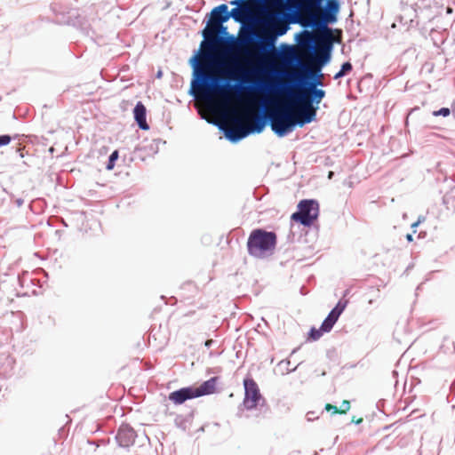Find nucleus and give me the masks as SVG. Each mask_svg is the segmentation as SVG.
Segmentation results:
<instances>
[{
	"instance_id": "nucleus-1",
	"label": "nucleus",
	"mask_w": 455,
	"mask_h": 455,
	"mask_svg": "<svg viewBox=\"0 0 455 455\" xmlns=\"http://www.w3.org/2000/svg\"><path fill=\"white\" fill-rule=\"evenodd\" d=\"M290 28L291 24L285 18L272 12L267 26L258 33L260 40L247 47L246 56L240 57L235 64L224 61L221 68H216L213 65L217 61V52L214 50L220 36L233 38L234 36L229 34L226 24L212 28L208 34L202 36L198 49L194 50L188 59L191 68L188 95L194 100L204 99L212 105L226 106L231 99V91L215 83L234 81L242 74L268 69L274 63L270 50Z\"/></svg>"
},
{
	"instance_id": "nucleus-2",
	"label": "nucleus",
	"mask_w": 455,
	"mask_h": 455,
	"mask_svg": "<svg viewBox=\"0 0 455 455\" xmlns=\"http://www.w3.org/2000/svg\"><path fill=\"white\" fill-rule=\"evenodd\" d=\"M341 0H298L296 23L303 30L294 35V41L300 48L307 49L312 55V38L319 33H332L330 28L338 23L341 11Z\"/></svg>"
},
{
	"instance_id": "nucleus-3",
	"label": "nucleus",
	"mask_w": 455,
	"mask_h": 455,
	"mask_svg": "<svg viewBox=\"0 0 455 455\" xmlns=\"http://www.w3.org/2000/svg\"><path fill=\"white\" fill-rule=\"evenodd\" d=\"M50 9L57 16L55 23L72 26L92 39L96 35L92 28V24L97 19L95 17H89L87 10L78 8H69L67 10L60 3L51 4Z\"/></svg>"
},
{
	"instance_id": "nucleus-4",
	"label": "nucleus",
	"mask_w": 455,
	"mask_h": 455,
	"mask_svg": "<svg viewBox=\"0 0 455 455\" xmlns=\"http://www.w3.org/2000/svg\"><path fill=\"white\" fill-rule=\"evenodd\" d=\"M277 235L262 228H253L247 238L248 254L256 259H267L275 251Z\"/></svg>"
},
{
	"instance_id": "nucleus-5",
	"label": "nucleus",
	"mask_w": 455,
	"mask_h": 455,
	"mask_svg": "<svg viewBox=\"0 0 455 455\" xmlns=\"http://www.w3.org/2000/svg\"><path fill=\"white\" fill-rule=\"evenodd\" d=\"M320 215V204L315 198L301 199L296 211L291 215V230L287 236L290 242L294 241V225L302 226L307 228H315L319 229L318 219Z\"/></svg>"
},
{
	"instance_id": "nucleus-6",
	"label": "nucleus",
	"mask_w": 455,
	"mask_h": 455,
	"mask_svg": "<svg viewBox=\"0 0 455 455\" xmlns=\"http://www.w3.org/2000/svg\"><path fill=\"white\" fill-rule=\"evenodd\" d=\"M317 42L315 50L316 61L311 66V72L320 73L322 69L330 64L337 40L332 33H319L312 38Z\"/></svg>"
},
{
	"instance_id": "nucleus-7",
	"label": "nucleus",
	"mask_w": 455,
	"mask_h": 455,
	"mask_svg": "<svg viewBox=\"0 0 455 455\" xmlns=\"http://www.w3.org/2000/svg\"><path fill=\"white\" fill-rule=\"evenodd\" d=\"M243 385L244 388V396L243 405L247 411H252L259 407V411L267 417L270 413V408L267 404L266 398L261 395L259 387L254 379L247 374Z\"/></svg>"
},
{
	"instance_id": "nucleus-8",
	"label": "nucleus",
	"mask_w": 455,
	"mask_h": 455,
	"mask_svg": "<svg viewBox=\"0 0 455 455\" xmlns=\"http://www.w3.org/2000/svg\"><path fill=\"white\" fill-rule=\"evenodd\" d=\"M271 131L278 138H284L299 127L296 108L293 106L288 111H278L269 120Z\"/></svg>"
},
{
	"instance_id": "nucleus-9",
	"label": "nucleus",
	"mask_w": 455,
	"mask_h": 455,
	"mask_svg": "<svg viewBox=\"0 0 455 455\" xmlns=\"http://www.w3.org/2000/svg\"><path fill=\"white\" fill-rule=\"evenodd\" d=\"M230 19L232 16L227 4L216 5L205 14L204 19L205 26L199 31V34L206 35L212 28L226 24Z\"/></svg>"
},
{
	"instance_id": "nucleus-10",
	"label": "nucleus",
	"mask_w": 455,
	"mask_h": 455,
	"mask_svg": "<svg viewBox=\"0 0 455 455\" xmlns=\"http://www.w3.org/2000/svg\"><path fill=\"white\" fill-rule=\"evenodd\" d=\"M262 6L260 0H243L239 4V6L233 7L230 10L232 20L235 23L243 24Z\"/></svg>"
},
{
	"instance_id": "nucleus-11",
	"label": "nucleus",
	"mask_w": 455,
	"mask_h": 455,
	"mask_svg": "<svg viewBox=\"0 0 455 455\" xmlns=\"http://www.w3.org/2000/svg\"><path fill=\"white\" fill-rule=\"evenodd\" d=\"M323 89H299L296 99L299 103H304L319 110L321 101L325 98Z\"/></svg>"
},
{
	"instance_id": "nucleus-12",
	"label": "nucleus",
	"mask_w": 455,
	"mask_h": 455,
	"mask_svg": "<svg viewBox=\"0 0 455 455\" xmlns=\"http://www.w3.org/2000/svg\"><path fill=\"white\" fill-rule=\"evenodd\" d=\"M137 432L128 423H122L117 428L115 436L117 445L121 448L130 449L135 443Z\"/></svg>"
},
{
	"instance_id": "nucleus-13",
	"label": "nucleus",
	"mask_w": 455,
	"mask_h": 455,
	"mask_svg": "<svg viewBox=\"0 0 455 455\" xmlns=\"http://www.w3.org/2000/svg\"><path fill=\"white\" fill-rule=\"evenodd\" d=\"M293 108H296V117L299 128L316 121L318 109L298 101Z\"/></svg>"
},
{
	"instance_id": "nucleus-14",
	"label": "nucleus",
	"mask_w": 455,
	"mask_h": 455,
	"mask_svg": "<svg viewBox=\"0 0 455 455\" xmlns=\"http://www.w3.org/2000/svg\"><path fill=\"white\" fill-rule=\"evenodd\" d=\"M198 398L196 385L180 387L169 393L168 399L175 405H181L185 402Z\"/></svg>"
},
{
	"instance_id": "nucleus-15",
	"label": "nucleus",
	"mask_w": 455,
	"mask_h": 455,
	"mask_svg": "<svg viewBox=\"0 0 455 455\" xmlns=\"http://www.w3.org/2000/svg\"><path fill=\"white\" fill-rule=\"evenodd\" d=\"M432 1L433 0H416L414 4L403 10L404 15L401 17V20L405 18L406 20L404 23L410 22V25H411L414 21L413 17H417L419 12H423L430 8Z\"/></svg>"
},
{
	"instance_id": "nucleus-16",
	"label": "nucleus",
	"mask_w": 455,
	"mask_h": 455,
	"mask_svg": "<svg viewBox=\"0 0 455 455\" xmlns=\"http://www.w3.org/2000/svg\"><path fill=\"white\" fill-rule=\"evenodd\" d=\"M224 138L233 144H236L249 136L243 126H228L222 129Z\"/></svg>"
},
{
	"instance_id": "nucleus-17",
	"label": "nucleus",
	"mask_w": 455,
	"mask_h": 455,
	"mask_svg": "<svg viewBox=\"0 0 455 455\" xmlns=\"http://www.w3.org/2000/svg\"><path fill=\"white\" fill-rule=\"evenodd\" d=\"M219 376H214L203 381L200 386H196V391L198 397L210 395L218 393Z\"/></svg>"
},
{
	"instance_id": "nucleus-18",
	"label": "nucleus",
	"mask_w": 455,
	"mask_h": 455,
	"mask_svg": "<svg viewBox=\"0 0 455 455\" xmlns=\"http://www.w3.org/2000/svg\"><path fill=\"white\" fill-rule=\"evenodd\" d=\"M134 122L138 127L142 131L149 130V125L147 122V108L141 101H138L132 110Z\"/></svg>"
},
{
	"instance_id": "nucleus-19",
	"label": "nucleus",
	"mask_w": 455,
	"mask_h": 455,
	"mask_svg": "<svg viewBox=\"0 0 455 455\" xmlns=\"http://www.w3.org/2000/svg\"><path fill=\"white\" fill-rule=\"evenodd\" d=\"M161 142V139H156L153 140L148 146H137L135 148L134 154L144 161L147 156L157 154L159 150L158 144Z\"/></svg>"
},
{
	"instance_id": "nucleus-20",
	"label": "nucleus",
	"mask_w": 455,
	"mask_h": 455,
	"mask_svg": "<svg viewBox=\"0 0 455 455\" xmlns=\"http://www.w3.org/2000/svg\"><path fill=\"white\" fill-rule=\"evenodd\" d=\"M194 415V410H191L187 415L178 414L174 419L175 426L183 431H187L193 422Z\"/></svg>"
},
{
	"instance_id": "nucleus-21",
	"label": "nucleus",
	"mask_w": 455,
	"mask_h": 455,
	"mask_svg": "<svg viewBox=\"0 0 455 455\" xmlns=\"http://www.w3.org/2000/svg\"><path fill=\"white\" fill-rule=\"evenodd\" d=\"M246 132L250 135L259 134L263 132L266 128V123L261 119H257L251 122L246 127Z\"/></svg>"
},
{
	"instance_id": "nucleus-22",
	"label": "nucleus",
	"mask_w": 455,
	"mask_h": 455,
	"mask_svg": "<svg viewBox=\"0 0 455 455\" xmlns=\"http://www.w3.org/2000/svg\"><path fill=\"white\" fill-rule=\"evenodd\" d=\"M352 70H353L352 63L348 60L344 61L341 64L339 70L334 74L333 79L334 80L340 79V78L346 76L347 75H348Z\"/></svg>"
},
{
	"instance_id": "nucleus-23",
	"label": "nucleus",
	"mask_w": 455,
	"mask_h": 455,
	"mask_svg": "<svg viewBox=\"0 0 455 455\" xmlns=\"http://www.w3.org/2000/svg\"><path fill=\"white\" fill-rule=\"evenodd\" d=\"M312 75L313 76L311 78L310 85L307 87H301L300 89H321L320 87L323 86V83L322 81V71H320V73L312 72Z\"/></svg>"
},
{
	"instance_id": "nucleus-24",
	"label": "nucleus",
	"mask_w": 455,
	"mask_h": 455,
	"mask_svg": "<svg viewBox=\"0 0 455 455\" xmlns=\"http://www.w3.org/2000/svg\"><path fill=\"white\" fill-rule=\"evenodd\" d=\"M443 204L445 205L446 209L455 212V196L453 195V191H448L443 196Z\"/></svg>"
},
{
	"instance_id": "nucleus-25",
	"label": "nucleus",
	"mask_w": 455,
	"mask_h": 455,
	"mask_svg": "<svg viewBox=\"0 0 455 455\" xmlns=\"http://www.w3.org/2000/svg\"><path fill=\"white\" fill-rule=\"evenodd\" d=\"M324 333H326L323 330H322L321 327H319L318 329L315 328V326H312L308 332H307V341H309V342H312V341H316L318 340Z\"/></svg>"
},
{
	"instance_id": "nucleus-26",
	"label": "nucleus",
	"mask_w": 455,
	"mask_h": 455,
	"mask_svg": "<svg viewBox=\"0 0 455 455\" xmlns=\"http://www.w3.org/2000/svg\"><path fill=\"white\" fill-rule=\"evenodd\" d=\"M118 158H119V151L117 149H116L108 156V161L106 163V169L108 171H112L115 168Z\"/></svg>"
},
{
	"instance_id": "nucleus-27",
	"label": "nucleus",
	"mask_w": 455,
	"mask_h": 455,
	"mask_svg": "<svg viewBox=\"0 0 455 455\" xmlns=\"http://www.w3.org/2000/svg\"><path fill=\"white\" fill-rule=\"evenodd\" d=\"M348 300L346 299H339L336 305L331 308L334 312H336L339 315H341L347 307Z\"/></svg>"
},
{
	"instance_id": "nucleus-28",
	"label": "nucleus",
	"mask_w": 455,
	"mask_h": 455,
	"mask_svg": "<svg viewBox=\"0 0 455 455\" xmlns=\"http://www.w3.org/2000/svg\"><path fill=\"white\" fill-rule=\"evenodd\" d=\"M260 1L262 3V5H265L268 9L283 6L288 2L287 0H260Z\"/></svg>"
},
{
	"instance_id": "nucleus-29",
	"label": "nucleus",
	"mask_w": 455,
	"mask_h": 455,
	"mask_svg": "<svg viewBox=\"0 0 455 455\" xmlns=\"http://www.w3.org/2000/svg\"><path fill=\"white\" fill-rule=\"evenodd\" d=\"M20 136V135L18 133H16L14 135L1 134L0 135V148L9 145L12 142V140L18 139Z\"/></svg>"
},
{
	"instance_id": "nucleus-30",
	"label": "nucleus",
	"mask_w": 455,
	"mask_h": 455,
	"mask_svg": "<svg viewBox=\"0 0 455 455\" xmlns=\"http://www.w3.org/2000/svg\"><path fill=\"white\" fill-rule=\"evenodd\" d=\"M451 114V110L450 108H447V107H443L437 110H434L432 112V115L434 116H443V117H447L449 116Z\"/></svg>"
},
{
	"instance_id": "nucleus-31",
	"label": "nucleus",
	"mask_w": 455,
	"mask_h": 455,
	"mask_svg": "<svg viewBox=\"0 0 455 455\" xmlns=\"http://www.w3.org/2000/svg\"><path fill=\"white\" fill-rule=\"evenodd\" d=\"M320 327L322 328V330H323L326 333L330 332L332 328L334 327V324L331 323V322L327 319L326 317L323 319V321L322 322Z\"/></svg>"
},
{
	"instance_id": "nucleus-32",
	"label": "nucleus",
	"mask_w": 455,
	"mask_h": 455,
	"mask_svg": "<svg viewBox=\"0 0 455 455\" xmlns=\"http://www.w3.org/2000/svg\"><path fill=\"white\" fill-rule=\"evenodd\" d=\"M350 410V402L348 400H343L340 407L339 408V414H346Z\"/></svg>"
},
{
	"instance_id": "nucleus-33",
	"label": "nucleus",
	"mask_w": 455,
	"mask_h": 455,
	"mask_svg": "<svg viewBox=\"0 0 455 455\" xmlns=\"http://www.w3.org/2000/svg\"><path fill=\"white\" fill-rule=\"evenodd\" d=\"M340 315H339L336 312H334L332 309L328 313L326 318L329 319L332 324L335 325V323L338 322Z\"/></svg>"
},
{
	"instance_id": "nucleus-34",
	"label": "nucleus",
	"mask_w": 455,
	"mask_h": 455,
	"mask_svg": "<svg viewBox=\"0 0 455 455\" xmlns=\"http://www.w3.org/2000/svg\"><path fill=\"white\" fill-rule=\"evenodd\" d=\"M340 315H339L336 312H334L332 309L328 313L326 318L329 319L332 324L335 325V323L338 322Z\"/></svg>"
},
{
	"instance_id": "nucleus-35",
	"label": "nucleus",
	"mask_w": 455,
	"mask_h": 455,
	"mask_svg": "<svg viewBox=\"0 0 455 455\" xmlns=\"http://www.w3.org/2000/svg\"><path fill=\"white\" fill-rule=\"evenodd\" d=\"M324 411L328 412H331V414H337L339 413V408L335 405H332L331 403H326L324 406Z\"/></svg>"
},
{
	"instance_id": "nucleus-36",
	"label": "nucleus",
	"mask_w": 455,
	"mask_h": 455,
	"mask_svg": "<svg viewBox=\"0 0 455 455\" xmlns=\"http://www.w3.org/2000/svg\"><path fill=\"white\" fill-rule=\"evenodd\" d=\"M14 153L20 157L23 158L25 156V154L23 152V148L21 147H18L14 148Z\"/></svg>"
},
{
	"instance_id": "nucleus-37",
	"label": "nucleus",
	"mask_w": 455,
	"mask_h": 455,
	"mask_svg": "<svg viewBox=\"0 0 455 455\" xmlns=\"http://www.w3.org/2000/svg\"><path fill=\"white\" fill-rule=\"evenodd\" d=\"M451 394H452L453 395H455V379L452 380V382H451V385H450V394H449V395H448V396H447L448 401H450V399H449V398H450V395H451Z\"/></svg>"
},
{
	"instance_id": "nucleus-38",
	"label": "nucleus",
	"mask_w": 455,
	"mask_h": 455,
	"mask_svg": "<svg viewBox=\"0 0 455 455\" xmlns=\"http://www.w3.org/2000/svg\"><path fill=\"white\" fill-rule=\"evenodd\" d=\"M315 419H318V416H315V411H308L307 413V419L308 421H313Z\"/></svg>"
},
{
	"instance_id": "nucleus-39",
	"label": "nucleus",
	"mask_w": 455,
	"mask_h": 455,
	"mask_svg": "<svg viewBox=\"0 0 455 455\" xmlns=\"http://www.w3.org/2000/svg\"><path fill=\"white\" fill-rule=\"evenodd\" d=\"M214 343H215V340L212 339H206L204 341V347L207 348H210L213 346Z\"/></svg>"
},
{
	"instance_id": "nucleus-40",
	"label": "nucleus",
	"mask_w": 455,
	"mask_h": 455,
	"mask_svg": "<svg viewBox=\"0 0 455 455\" xmlns=\"http://www.w3.org/2000/svg\"><path fill=\"white\" fill-rule=\"evenodd\" d=\"M13 203L16 204L17 207H21L24 204V200L20 197L15 198Z\"/></svg>"
},
{
	"instance_id": "nucleus-41",
	"label": "nucleus",
	"mask_w": 455,
	"mask_h": 455,
	"mask_svg": "<svg viewBox=\"0 0 455 455\" xmlns=\"http://www.w3.org/2000/svg\"><path fill=\"white\" fill-rule=\"evenodd\" d=\"M384 403H385V400H382V399L377 403V408L379 411H382Z\"/></svg>"
},
{
	"instance_id": "nucleus-42",
	"label": "nucleus",
	"mask_w": 455,
	"mask_h": 455,
	"mask_svg": "<svg viewBox=\"0 0 455 455\" xmlns=\"http://www.w3.org/2000/svg\"><path fill=\"white\" fill-rule=\"evenodd\" d=\"M363 421V418L355 419V417L352 418L351 423L355 425H360Z\"/></svg>"
},
{
	"instance_id": "nucleus-43",
	"label": "nucleus",
	"mask_w": 455,
	"mask_h": 455,
	"mask_svg": "<svg viewBox=\"0 0 455 455\" xmlns=\"http://www.w3.org/2000/svg\"><path fill=\"white\" fill-rule=\"evenodd\" d=\"M419 225V221H415L411 224V228L412 229V233H416V228Z\"/></svg>"
},
{
	"instance_id": "nucleus-44",
	"label": "nucleus",
	"mask_w": 455,
	"mask_h": 455,
	"mask_svg": "<svg viewBox=\"0 0 455 455\" xmlns=\"http://www.w3.org/2000/svg\"><path fill=\"white\" fill-rule=\"evenodd\" d=\"M413 234H414V233L407 234V235H405V238H406V240H407L409 243H411V242L413 241Z\"/></svg>"
},
{
	"instance_id": "nucleus-45",
	"label": "nucleus",
	"mask_w": 455,
	"mask_h": 455,
	"mask_svg": "<svg viewBox=\"0 0 455 455\" xmlns=\"http://www.w3.org/2000/svg\"><path fill=\"white\" fill-rule=\"evenodd\" d=\"M450 108L451 110V114H452L453 117L455 118V100L452 101L451 107Z\"/></svg>"
},
{
	"instance_id": "nucleus-46",
	"label": "nucleus",
	"mask_w": 455,
	"mask_h": 455,
	"mask_svg": "<svg viewBox=\"0 0 455 455\" xmlns=\"http://www.w3.org/2000/svg\"><path fill=\"white\" fill-rule=\"evenodd\" d=\"M163 74H164V73H163V70H162V69H159V70L156 72V78H157V79L162 78V77H163Z\"/></svg>"
},
{
	"instance_id": "nucleus-47",
	"label": "nucleus",
	"mask_w": 455,
	"mask_h": 455,
	"mask_svg": "<svg viewBox=\"0 0 455 455\" xmlns=\"http://www.w3.org/2000/svg\"><path fill=\"white\" fill-rule=\"evenodd\" d=\"M88 443L99 447V443L95 440H88Z\"/></svg>"
},
{
	"instance_id": "nucleus-48",
	"label": "nucleus",
	"mask_w": 455,
	"mask_h": 455,
	"mask_svg": "<svg viewBox=\"0 0 455 455\" xmlns=\"http://www.w3.org/2000/svg\"><path fill=\"white\" fill-rule=\"evenodd\" d=\"M299 349H300V346L293 348L292 351L291 352V355L296 354Z\"/></svg>"
},
{
	"instance_id": "nucleus-49",
	"label": "nucleus",
	"mask_w": 455,
	"mask_h": 455,
	"mask_svg": "<svg viewBox=\"0 0 455 455\" xmlns=\"http://www.w3.org/2000/svg\"><path fill=\"white\" fill-rule=\"evenodd\" d=\"M204 428H205V425H204V426H202L201 427H199V428L196 430V432H198V433H203V432H204Z\"/></svg>"
},
{
	"instance_id": "nucleus-50",
	"label": "nucleus",
	"mask_w": 455,
	"mask_h": 455,
	"mask_svg": "<svg viewBox=\"0 0 455 455\" xmlns=\"http://www.w3.org/2000/svg\"><path fill=\"white\" fill-rule=\"evenodd\" d=\"M300 363H299L298 365H296L293 369H287V372H293L297 370L298 366L299 365Z\"/></svg>"
},
{
	"instance_id": "nucleus-51",
	"label": "nucleus",
	"mask_w": 455,
	"mask_h": 455,
	"mask_svg": "<svg viewBox=\"0 0 455 455\" xmlns=\"http://www.w3.org/2000/svg\"><path fill=\"white\" fill-rule=\"evenodd\" d=\"M8 195L10 196L11 201H14V199H15L14 195L12 193H8Z\"/></svg>"
},
{
	"instance_id": "nucleus-52",
	"label": "nucleus",
	"mask_w": 455,
	"mask_h": 455,
	"mask_svg": "<svg viewBox=\"0 0 455 455\" xmlns=\"http://www.w3.org/2000/svg\"><path fill=\"white\" fill-rule=\"evenodd\" d=\"M349 293V290H345L344 292H343V299Z\"/></svg>"
},
{
	"instance_id": "nucleus-53",
	"label": "nucleus",
	"mask_w": 455,
	"mask_h": 455,
	"mask_svg": "<svg viewBox=\"0 0 455 455\" xmlns=\"http://www.w3.org/2000/svg\"><path fill=\"white\" fill-rule=\"evenodd\" d=\"M286 363V366H289V364L291 363L290 360H285V361H282L280 363Z\"/></svg>"
},
{
	"instance_id": "nucleus-54",
	"label": "nucleus",
	"mask_w": 455,
	"mask_h": 455,
	"mask_svg": "<svg viewBox=\"0 0 455 455\" xmlns=\"http://www.w3.org/2000/svg\"><path fill=\"white\" fill-rule=\"evenodd\" d=\"M286 363V366H289V364L291 363L290 360H285V361H282L280 363Z\"/></svg>"
},
{
	"instance_id": "nucleus-55",
	"label": "nucleus",
	"mask_w": 455,
	"mask_h": 455,
	"mask_svg": "<svg viewBox=\"0 0 455 455\" xmlns=\"http://www.w3.org/2000/svg\"><path fill=\"white\" fill-rule=\"evenodd\" d=\"M425 220V218L424 217H419L418 220L417 221H419V224L421 223V221Z\"/></svg>"
},
{
	"instance_id": "nucleus-56",
	"label": "nucleus",
	"mask_w": 455,
	"mask_h": 455,
	"mask_svg": "<svg viewBox=\"0 0 455 455\" xmlns=\"http://www.w3.org/2000/svg\"><path fill=\"white\" fill-rule=\"evenodd\" d=\"M450 191H453V195L455 196V186H454V187H452V188L450 189Z\"/></svg>"
},
{
	"instance_id": "nucleus-57",
	"label": "nucleus",
	"mask_w": 455,
	"mask_h": 455,
	"mask_svg": "<svg viewBox=\"0 0 455 455\" xmlns=\"http://www.w3.org/2000/svg\"><path fill=\"white\" fill-rule=\"evenodd\" d=\"M451 7H448L447 8V13H451Z\"/></svg>"
},
{
	"instance_id": "nucleus-58",
	"label": "nucleus",
	"mask_w": 455,
	"mask_h": 455,
	"mask_svg": "<svg viewBox=\"0 0 455 455\" xmlns=\"http://www.w3.org/2000/svg\"><path fill=\"white\" fill-rule=\"evenodd\" d=\"M254 195H255V196H256L257 200H259V199H260V198H259V197H258V196L256 195V192H254Z\"/></svg>"
},
{
	"instance_id": "nucleus-59",
	"label": "nucleus",
	"mask_w": 455,
	"mask_h": 455,
	"mask_svg": "<svg viewBox=\"0 0 455 455\" xmlns=\"http://www.w3.org/2000/svg\"><path fill=\"white\" fill-rule=\"evenodd\" d=\"M314 455H318L317 452H315Z\"/></svg>"
}]
</instances>
